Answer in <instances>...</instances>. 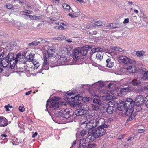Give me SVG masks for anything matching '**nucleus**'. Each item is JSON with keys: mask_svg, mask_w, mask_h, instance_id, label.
<instances>
[{"mask_svg": "<svg viewBox=\"0 0 148 148\" xmlns=\"http://www.w3.org/2000/svg\"><path fill=\"white\" fill-rule=\"evenodd\" d=\"M88 132L87 131L84 130H82L80 133V135L82 137H86V139L87 140L89 139L87 138L89 136H88L87 134Z\"/></svg>", "mask_w": 148, "mask_h": 148, "instance_id": "27", "label": "nucleus"}, {"mask_svg": "<svg viewBox=\"0 0 148 148\" xmlns=\"http://www.w3.org/2000/svg\"><path fill=\"white\" fill-rule=\"evenodd\" d=\"M108 105L112 106L113 108H114L115 106H117V105H118V103L116 101L114 100H112L109 102L108 103Z\"/></svg>", "mask_w": 148, "mask_h": 148, "instance_id": "26", "label": "nucleus"}, {"mask_svg": "<svg viewBox=\"0 0 148 148\" xmlns=\"http://www.w3.org/2000/svg\"><path fill=\"white\" fill-rule=\"evenodd\" d=\"M106 99L109 100L113 99V97L111 95H107L106 97Z\"/></svg>", "mask_w": 148, "mask_h": 148, "instance_id": "48", "label": "nucleus"}, {"mask_svg": "<svg viewBox=\"0 0 148 148\" xmlns=\"http://www.w3.org/2000/svg\"><path fill=\"white\" fill-rule=\"evenodd\" d=\"M60 0H52V2L55 4L58 5L60 3Z\"/></svg>", "mask_w": 148, "mask_h": 148, "instance_id": "50", "label": "nucleus"}, {"mask_svg": "<svg viewBox=\"0 0 148 148\" xmlns=\"http://www.w3.org/2000/svg\"><path fill=\"white\" fill-rule=\"evenodd\" d=\"M127 64L128 66L126 68L127 72L129 73H134L136 72V64L135 61L129 58H128Z\"/></svg>", "mask_w": 148, "mask_h": 148, "instance_id": "5", "label": "nucleus"}, {"mask_svg": "<svg viewBox=\"0 0 148 148\" xmlns=\"http://www.w3.org/2000/svg\"><path fill=\"white\" fill-rule=\"evenodd\" d=\"M95 52H97L96 50V49L95 48H94L91 50V53H93Z\"/></svg>", "mask_w": 148, "mask_h": 148, "instance_id": "64", "label": "nucleus"}, {"mask_svg": "<svg viewBox=\"0 0 148 148\" xmlns=\"http://www.w3.org/2000/svg\"><path fill=\"white\" fill-rule=\"evenodd\" d=\"M86 139L85 138L80 139V143L86 144Z\"/></svg>", "mask_w": 148, "mask_h": 148, "instance_id": "47", "label": "nucleus"}, {"mask_svg": "<svg viewBox=\"0 0 148 148\" xmlns=\"http://www.w3.org/2000/svg\"><path fill=\"white\" fill-rule=\"evenodd\" d=\"M144 98L142 95L137 96L135 99V104L137 106H140L144 103Z\"/></svg>", "mask_w": 148, "mask_h": 148, "instance_id": "12", "label": "nucleus"}, {"mask_svg": "<svg viewBox=\"0 0 148 148\" xmlns=\"http://www.w3.org/2000/svg\"><path fill=\"white\" fill-rule=\"evenodd\" d=\"M73 13L74 14V15L75 17H77L79 15H80V12L79 10H77L76 11H73Z\"/></svg>", "mask_w": 148, "mask_h": 148, "instance_id": "39", "label": "nucleus"}, {"mask_svg": "<svg viewBox=\"0 0 148 148\" xmlns=\"http://www.w3.org/2000/svg\"><path fill=\"white\" fill-rule=\"evenodd\" d=\"M103 53L102 52H99L97 53L96 55V59L101 60L103 58Z\"/></svg>", "mask_w": 148, "mask_h": 148, "instance_id": "28", "label": "nucleus"}, {"mask_svg": "<svg viewBox=\"0 0 148 148\" xmlns=\"http://www.w3.org/2000/svg\"><path fill=\"white\" fill-rule=\"evenodd\" d=\"M141 79L138 78L132 80L130 83L133 86H137L141 84Z\"/></svg>", "mask_w": 148, "mask_h": 148, "instance_id": "19", "label": "nucleus"}, {"mask_svg": "<svg viewBox=\"0 0 148 148\" xmlns=\"http://www.w3.org/2000/svg\"><path fill=\"white\" fill-rule=\"evenodd\" d=\"M97 119L99 127H104L105 128H107L108 127V125L105 124V120L104 119L99 118Z\"/></svg>", "mask_w": 148, "mask_h": 148, "instance_id": "15", "label": "nucleus"}, {"mask_svg": "<svg viewBox=\"0 0 148 148\" xmlns=\"http://www.w3.org/2000/svg\"><path fill=\"white\" fill-rule=\"evenodd\" d=\"M145 105L148 108V95H147L145 98Z\"/></svg>", "mask_w": 148, "mask_h": 148, "instance_id": "46", "label": "nucleus"}, {"mask_svg": "<svg viewBox=\"0 0 148 148\" xmlns=\"http://www.w3.org/2000/svg\"><path fill=\"white\" fill-rule=\"evenodd\" d=\"M23 12H25V13L28 14H30L32 13L31 11L30 10H25V11H23Z\"/></svg>", "mask_w": 148, "mask_h": 148, "instance_id": "62", "label": "nucleus"}, {"mask_svg": "<svg viewBox=\"0 0 148 148\" xmlns=\"http://www.w3.org/2000/svg\"><path fill=\"white\" fill-rule=\"evenodd\" d=\"M129 18H126L124 20L123 22V23L124 24L127 23L129 22Z\"/></svg>", "mask_w": 148, "mask_h": 148, "instance_id": "58", "label": "nucleus"}, {"mask_svg": "<svg viewBox=\"0 0 148 148\" xmlns=\"http://www.w3.org/2000/svg\"><path fill=\"white\" fill-rule=\"evenodd\" d=\"M39 41H38L39 42V43H48V42L46 41L45 40H44L42 38H40L38 39Z\"/></svg>", "mask_w": 148, "mask_h": 148, "instance_id": "40", "label": "nucleus"}, {"mask_svg": "<svg viewBox=\"0 0 148 148\" xmlns=\"http://www.w3.org/2000/svg\"><path fill=\"white\" fill-rule=\"evenodd\" d=\"M66 28H65L64 27L62 26H57L56 27V29H65Z\"/></svg>", "mask_w": 148, "mask_h": 148, "instance_id": "52", "label": "nucleus"}, {"mask_svg": "<svg viewBox=\"0 0 148 148\" xmlns=\"http://www.w3.org/2000/svg\"><path fill=\"white\" fill-rule=\"evenodd\" d=\"M63 8L66 11H68L70 10V6L66 4H63L62 5Z\"/></svg>", "mask_w": 148, "mask_h": 148, "instance_id": "34", "label": "nucleus"}, {"mask_svg": "<svg viewBox=\"0 0 148 148\" xmlns=\"http://www.w3.org/2000/svg\"><path fill=\"white\" fill-rule=\"evenodd\" d=\"M24 15L25 16V17L27 18H30V19L34 18V15L32 16L27 14H24Z\"/></svg>", "mask_w": 148, "mask_h": 148, "instance_id": "49", "label": "nucleus"}, {"mask_svg": "<svg viewBox=\"0 0 148 148\" xmlns=\"http://www.w3.org/2000/svg\"><path fill=\"white\" fill-rule=\"evenodd\" d=\"M14 54L12 53H9L6 56L7 60L8 61V64H10L11 69H14L17 64H25L26 61L25 60L24 56H22L20 53H18L14 58Z\"/></svg>", "mask_w": 148, "mask_h": 148, "instance_id": "1", "label": "nucleus"}, {"mask_svg": "<svg viewBox=\"0 0 148 148\" xmlns=\"http://www.w3.org/2000/svg\"><path fill=\"white\" fill-rule=\"evenodd\" d=\"M96 52H102L103 51V48L99 47L95 48Z\"/></svg>", "mask_w": 148, "mask_h": 148, "instance_id": "51", "label": "nucleus"}, {"mask_svg": "<svg viewBox=\"0 0 148 148\" xmlns=\"http://www.w3.org/2000/svg\"><path fill=\"white\" fill-rule=\"evenodd\" d=\"M68 53L64 50L61 51L59 53L60 58L58 60L59 62L61 63L62 65L64 64L63 63L66 61L67 55H68Z\"/></svg>", "mask_w": 148, "mask_h": 148, "instance_id": "9", "label": "nucleus"}, {"mask_svg": "<svg viewBox=\"0 0 148 148\" xmlns=\"http://www.w3.org/2000/svg\"><path fill=\"white\" fill-rule=\"evenodd\" d=\"M95 25L93 24H90L87 25H85L82 28V29L83 30H86V29L91 28L94 27Z\"/></svg>", "mask_w": 148, "mask_h": 148, "instance_id": "29", "label": "nucleus"}, {"mask_svg": "<svg viewBox=\"0 0 148 148\" xmlns=\"http://www.w3.org/2000/svg\"><path fill=\"white\" fill-rule=\"evenodd\" d=\"M130 88V87H128L121 88L120 90V92L118 93V95L120 97L123 96L127 94V92L130 91L131 89Z\"/></svg>", "mask_w": 148, "mask_h": 148, "instance_id": "14", "label": "nucleus"}, {"mask_svg": "<svg viewBox=\"0 0 148 148\" xmlns=\"http://www.w3.org/2000/svg\"><path fill=\"white\" fill-rule=\"evenodd\" d=\"M8 125V120L3 117H0V126L5 127Z\"/></svg>", "mask_w": 148, "mask_h": 148, "instance_id": "17", "label": "nucleus"}, {"mask_svg": "<svg viewBox=\"0 0 148 148\" xmlns=\"http://www.w3.org/2000/svg\"><path fill=\"white\" fill-rule=\"evenodd\" d=\"M119 102L120 103H118L117 106L118 110L120 111L125 110V113L126 114V107L125 106L124 101L122 99H119Z\"/></svg>", "mask_w": 148, "mask_h": 148, "instance_id": "13", "label": "nucleus"}, {"mask_svg": "<svg viewBox=\"0 0 148 148\" xmlns=\"http://www.w3.org/2000/svg\"><path fill=\"white\" fill-rule=\"evenodd\" d=\"M61 103L57 100H52L47 101L46 104V109L49 106L52 109V110L56 109L57 108L60 107L61 105Z\"/></svg>", "mask_w": 148, "mask_h": 148, "instance_id": "7", "label": "nucleus"}, {"mask_svg": "<svg viewBox=\"0 0 148 148\" xmlns=\"http://www.w3.org/2000/svg\"><path fill=\"white\" fill-rule=\"evenodd\" d=\"M94 97H96L97 98H94L93 100V103L97 104L98 105H100L101 103V101L99 98L96 95H93Z\"/></svg>", "mask_w": 148, "mask_h": 148, "instance_id": "25", "label": "nucleus"}, {"mask_svg": "<svg viewBox=\"0 0 148 148\" xmlns=\"http://www.w3.org/2000/svg\"><path fill=\"white\" fill-rule=\"evenodd\" d=\"M40 16H36V15H34V18H31V20H37L38 19H39L40 18Z\"/></svg>", "mask_w": 148, "mask_h": 148, "instance_id": "53", "label": "nucleus"}, {"mask_svg": "<svg viewBox=\"0 0 148 148\" xmlns=\"http://www.w3.org/2000/svg\"><path fill=\"white\" fill-rule=\"evenodd\" d=\"M85 113L86 112V111L88 109V106L86 105H82L81 106V108Z\"/></svg>", "mask_w": 148, "mask_h": 148, "instance_id": "33", "label": "nucleus"}, {"mask_svg": "<svg viewBox=\"0 0 148 148\" xmlns=\"http://www.w3.org/2000/svg\"><path fill=\"white\" fill-rule=\"evenodd\" d=\"M125 106L126 107V115H130L134 111V103L133 99L130 98H128L124 102Z\"/></svg>", "mask_w": 148, "mask_h": 148, "instance_id": "4", "label": "nucleus"}, {"mask_svg": "<svg viewBox=\"0 0 148 148\" xmlns=\"http://www.w3.org/2000/svg\"><path fill=\"white\" fill-rule=\"evenodd\" d=\"M92 109L95 110H98L99 108V106L98 105H92L91 106Z\"/></svg>", "mask_w": 148, "mask_h": 148, "instance_id": "42", "label": "nucleus"}, {"mask_svg": "<svg viewBox=\"0 0 148 148\" xmlns=\"http://www.w3.org/2000/svg\"><path fill=\"white\" fill-rule=\"evenodd\" d=\"M63 117L66 118H68L70 116H72L73 114V110L69 108H67L66 109H63Z\"/></svg>", "mask_w": 148, "mask_h": 148, "instance_id": "11", "label": "nucleus"}, {"mask_svg": "<svg viewBox=\"0 0 148 148\" xmlns=\"http://www.w3.org/2000/svg\"><path fill=\"white\" fill-rule=\"evenodd\" d=\"M80 49L79 48L77 47L73 51L70 50L69 52L68 53V55H71V53H72L74 59H78L81 55V52H80Z\"/></svg>", "mask_w": 148, "mask_h": 148, "instance_id": "10", "label": "nucleus"}, {"mask_svg": "<svg viewBox=\"0 0 148 148\" xmlns=\"http://www.w3.org/2000/svg\"><path fill=\"white\" fill-rule=\"evenodd\" d=\"M118 60L123 63L126 64L128 58L123 56H119L118 58Z\"/></svg>", "mask_w": 148, "mask_h": 148, "instance_id": "20", "label": "nucleus"}, {"mask_svg": "<svg viewBox=\"0 0 148 148\" xmlns=\"http://www.w3.org/2000/svg\"><path fill=\"white\" fill-rule=\"evenodd\" d=\"M96 144L95 143H89L88 144L87 148H94L96 146Z\"/></svg>", "mask_w": 148, "mask_h": 148, "instance_id": "38", "label": "nucleus"}, {"mask_svg": "<svg viewBox=\"0 0 148 148\" xmlns=\"http://www.w3.org/2000/svg\"><path fill=\"white\" fill-rule=\"evenodd\" d=\"M57 50L55 49L54 46H49L47 48V54L44 53L43 55V60L44 62L43 63V67L42 69L47 70L49 69V64L47 61V59H50L55 58L57 55Z\"/></svg>", "mask_w": 148, "mask_h": 148, "instance_id": "2", "label": "nucleus"}, {"mask_svg": "<svg viewBox=\"0 0 148 148\" xmlns=\"http://www.w3.org/2000/svg\"><path fill=\"white\" fill-rule=\"evenodd\" d=\"M88 46H85L83 47H78L80 49V52L81 55H85L86 54L88 51Z\"/></svg>", "mask_w": 148, "mask_h": 148, "instance_id": "18", "label": "nucleus"}, {"mask_svg": "<svg viewBox=\"0 0 148 148\" xmlns=\"http://www.w3.org/2000/svg\"><path fill=\"white\" fill-rule=\"evenodd\" d=\"M58 109L56 110L55 112V116L56 117H59L61 116L63 117V109Z\"/></svg>", "mask_w": 148, "mask_h": 148, "instance_id": "21", "label": "nucleus"}, {"mask_svg": "<svg viewBox=\"0 0 148 148\" xmlns=\"http://www.w3.org/2000/svg\"><path fill=\"white\" fill-rule=\"evenodd\" d=\"M32 62L35 66L37 68L39 67V64L36 61V60L35 59L33 60Z\"/></svg>", "mask_w": 148, "mask_h": 148, "instance_id": "41", "label": "nucleus"}, {"mask_svg": "<svg viewBox=\"0 0 148 148\" xmlns=\"http://www.w3.org/2000/svg\"><path fill=\"white\" fill-rule=\"evenodd\" d=\"M56 24H58L59 25L58 26H62L64 27L65 26V24L62 23H56Z\"/></svg>", "mask_w": 148, "mask_h": 148, "instance_id": "57", "label": "nucleus"}, {"mask_svg": "<svg viewBox=\"0 0 148 148\" xmlns=\"http://www.w3.org/2000/svg\"><path fill=\"white\" fill-rule=\"evenodd\" d=\"M91 123L92 124V126L93 128L95 127L96 126H98V124L97 119H94L91 120Z\"/></svg>", "mask_w": 148, "mask_h": 148, "instance_id": "30", "label": "nucleus"}, {"mask_svg": "<svg viewBox=\"0 0 148 148\" xmlns=\"http://www.w3.org/2000/svg\"><path fill=\"white\" fill-rule=\"evenodd\" d=\"M84 124H86V128L88 129H90L93 127L92 124L91 123V121H86L84 122Z\"/></svg>", "mask_w": 148, "mask_h": 148, "instance_id": "24", "label": "nucleus"}, {"mask_svg": "<svg viewBox=\"0 0 148 148\" xmlns=\"http://www.w3.org/2000/svg\"><path fill=\"white\" fill-rule=\"evenodd\" d=\"M135 92L137 93H141L143 92V90L141 88H137L135 90Z\"/></svg>", "mask_w": 148, "mask_h": 148, "instance_id": "44", "label": "nucleus"}, {"mask_svg": "<svg viewBox=\"0 0 148 148\" xmlns=\"http://www.w3.org/2000/svg\"><path fill=\"white\" fill-rule=\"evenodd\" d=\"M135 116H131L128 119L127 121H129L133 120Z\"/></svg>", "mask_w": 148, "mask_h": 148, "instance_id": "55", "label": "nucleus"}, {"mask_svg": "<svg viewBox=\"0 0 148 148\" xmlns=\"http://www.w3.org/2000/svg\"><path fill=\"white\" fill-rule=\"evenodd\" d=\"M114 108L113 107L110 106L107 109V112L109 114H111L113 113Z\"/></svg>", "mask_w": 148, "mask_h": 148, "instance_id": "32", "label": "nucleus"}, {"mask_svg": "<svg viewBox=\"0 0 148 148\" xmlns=\"http://www.w3.org/2000/svg\"><path fill=\"white\" fill-rule=\"evenodd\" d=\"M90 33L93 35H96L97 33V32L96 31H94L92 32H90Z\"/></svg>", "mask_w": 148, "mask_h": 148, "instance_id": "59", "label": "nucleus"}, {"mask_svg": "<svg viewBox=\"0 0 148 148\" xmlns=\"http://www.w3.org/2000/svg\"><path fill=\"white\" fill-rule=\"evenodd\" d=\"M8 62L4 51L2 49H0V65L7 66L8 65Z\"/></svg>", "mask_w": 148, "mask_h": 148, "instance_id": "8", "label": "nucleus"}, {"mask_svg": "<svg viewBox=\"0 0 148 148\" xmlns=\"http://www.w3.org/2000/svg\"><path fill=\"white\" fill-rule=\"evenodd\" d=\"M56 19L53 17H51L49 18V20H51L53 21H56Z\"/></svg>", "mask_w": 148, "mask_h": 148, "instance_id": "61", "label": "nucleus"}, {"mask_svg": "<svg viewBox=\"0 0 148 148\" xmlns=\"http://www.w3.org/2000/svg\"><path fill=\"white\" fill-rule=\"evenodd\" d=\"M6 7L8 9H11L12 7V5L10 4H8L6 5Z\"/></svg>", "mask_w": 148, "mask_h": 148, "instance_id": "54", "label": "nucleus"}, {"mask_svg": "<svg viewBox=\"0 0 148 148\" xmlns=\"http://www.w3.org/2000/svg\"><path fill=\"white\" fill-rule=\"evenodd\" d=\"M19 110L21 112H23L25 110L24 106L23 105L20 106L19 108Z\"/></svg>", "mask_w": 148, "mask_h": 148, "instance_id": "45", "label": "nucleus"}, {"mask_svg": "<svg viewBox=\"0 0 148 148\" xmlns=\"http://www.w3.org/2000/svg\"><path fill=\"white\" fill-rule=\"evenodd\" d=\"M103 51V52H106V53H110V52H111V51L110 50H108V49H103V51Z\"/></svg>", "mask_w": 148, "mask_h": 148, "instance_id": "60", "label": "nucleus"}, {"mask_svg": "<svg viewBox=\"0 0 148 148\" xmlns=\"http://www.w3.org/2000/svg\"><path fill=\"white\" fill-rule=\"evenodd\" d=\"M26 58L27 60L29 62H32L34 60V55L32 54L27 56Z\"/></svg>", "mask_w": 148, "mask_h": 148, "instance_id": "31", "label": "nucleus"}, {"mask_svg": "<svg viewBox=\"0 0 148 148\" xmlns=\"http://www.w3.org/2000/svg\"><path fill=\"white\" fill-rule=\"evenodd\" d=\"M144 54V52L143 51H137L136 52V55L139 57H141Z\"/></svg>", "mask_w": 148, "mask_h": 148, "instance_id": "36", "label": "nucleus"}, {"mask_svg": "<svg viewBox=\"0 0 148 148\" xmlns=\"http://www.w3.org/2000/svg\"><path fill=\"white\" fill-rule=\"evenodd\" d=\"M65 96L66 97V98H65L66 101L69 102L73 106L77 104V101L79 99L78 96H74V94L71 93H66Z\"/></svg>", "mask_w": 148, "mask_h": 148, "instance_id": "6", "label": "nucleus"}, {"mask_svg": "<svg viewBox=\"0 0 148 148\" xmlns=\"http://www.w3.org/2000/svg\"><path fill=\"white\" fill-rule=\"evenodd\" d=\"M117 47H111L110 48L113 50L117 51Z\"/></svg>", "mask_w": 148, "mask_h": 148, "instance_id": "63", "label": "nucleus"}, {"mask_svg": "<svg viewBox=\"0 0 148 148\" xmlns=\"http://www.w3.org/2000/svg\"><path fill=\"white\" fill-rule=\"evenodd\" d=\"M39 44V42L38 41H33L31 43H29L28 44V46L29 47H33L34 46H36L38 45Z\"/></svg>", "mask_w": 148, "mask_h": 148, "instance_id": "35", "label": "nucleus"}, {"mask_svg": "<svg viewBox=\"0 0 148 148\" xmlns=\"http://www.w3.org/2000/svg\"><path fill=\"white\" fill-rule=\"evenodd\" d=\"M75 115L78 116H82L86 113L84 112V110H82V109H81L80 108L76 110L75 111Z\"/></svg>", "mask_w": 148, "mask_h": 148, "instance_id": "23", "label": "nucleus"}, {"mask_svg": "<svg viewBox=\"0 0 148 148\" xmlns=\"http://www.w3.org/2000/svg\"><path fill=\"white\" fill-rule=\"evenodd\" d=\"M93 25H96L97 26H102V23L101 21H98L95 23H94Z\"/></svg>", "mask_w": 148, "mask_h": 148, "instance_id": "43", "label": "nucleus"}, {"mask_svg": "<svg viewBox=\"0 0 148 148\" xmlns=\"http://www.w3.org/2000/svg\"><path fill=\"white\" fill-rule=\"evenodd\" d=\"M82 100L84 102H88L89 103L91 100V99L90 97H85L83 98Z\"/></svg>", "mask_w": 148, "mask_h": 148, "instance_id": "37", "label": "nucleus"}, {"mask_svg": "<svg viewBox=\"0 0 148 148\" xmlns=\"http://www.w3.org/2000/svg\"><path fill=\"white\" fill-rule=\"evenodd\" d=\"M141 72L143 75L141 77V79L145 80H148V71L144 70H141Z\"/></svg>", "mask_w": 148, "mask_h": 148, "instance_id": "22", "label": "nucleus"}, {"mask_svg": "<svg viewBox=\"0 0 148 148\" xmlns=\"http://www.w3.org/2000/svg\"><path fill=\"white\" fill-rule=\"evenodd\" d=\"M106 66L108 67L109 68H112L114 65V62H113V60L111 58H109L107 59L106 60Z\"/></svg>", "mask_w": 148, "mask_h": 148, "instance_id": "16", "label": "nucleus"}, {"mask_svg": "<svg viewBox=\"0 0 148 148\" xmlns=\"http://www.w3.org/2000/svg\"><path fill=\"white\" fill-rule=\"evenodd\" d=\"M79 148H85L86 147V144H79Z\"/></svg>", "mask_w": 148, "mask_h": 148, "instance_id": "56", "label": "nucleus"}, {"mask_svg": "<svg viewBox=\"0 0 148 148\" xmlns=\"http://www.w3.org/2000/svg\"><path fill=\"white\" fill-rule=\"evenodd\" d=\"M105 128L104 127H98L97 129L92 131L87 138L92 141L97 138L102 136L106 133Z\"/></svg>", "mask_w": 148, "mask_h": 148, "instance_id": "3", "label": "nucleus"}]
</instances>
